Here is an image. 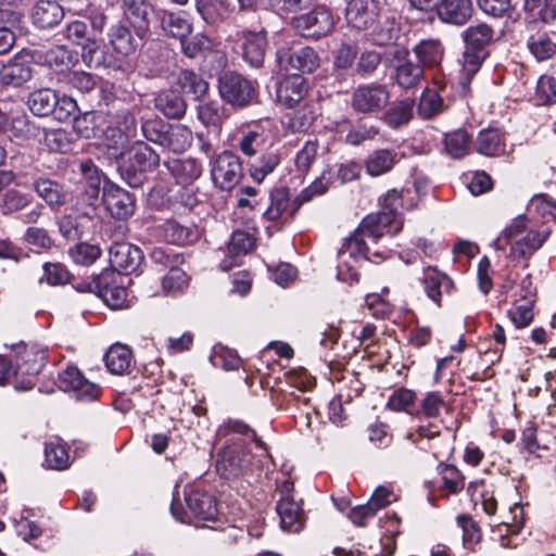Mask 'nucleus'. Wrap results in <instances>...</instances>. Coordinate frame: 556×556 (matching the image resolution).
<instances>
[{
	"label": "nucleus",
	"mask_w": 556,
	"mask_h": 556,
	"mask_svg": "<svg viewBox=\"0 0 556 556\" xmlns=\"http://www.w3.org/2000/svg\"><path fill=\"white\" fill-rule=\"evenodd\" d=\"M220 97L231 105L245 106L256 96L254 84L235 72L224 73L218 79Z\"/></svg>",
	"instance_id": "0eeeda50"
},
{
	"label": "nucleus",
	"mask_w": 556,
	"mask_h": 556,
	"mask_svg": "<svg viewBox=\"0 0 556 556\" xmlns=\"http://www.w3.org/2000/svg\"><path fill=\"white\" fill-rule=\"evenodd\" d=\"M470 136L463 129L446 134L444 139L445 151L454 159H460L469 152Z\"/></svg>",
	"instance_id": "3c124183"
},
{
	"label": "nucleus",
	"mask_w": 556,
	"mask_h": 556,
	"mask_svg": "<svg viewBox=\"0 0 556 556\" xmlns=\"http://www.w3.org/2000/svg\"><path fill=\"white\" fill-rule=\"evenodd\" d=\"M106 368L114 375H123L131 365V351L124 344H114L104 357Z\"/></svg>",
	"instance_id": "ea45409f"
},
{
	"label": "nucleus",
	"mask_w": 556,
	"mask_h": 556,
	"mask_svg": "<svg viewBox=\"0 0 556 556\" xmlns=\"http://www.w3.org/2000/svg\"><path fill=\"white\" fill-rule=\"evenodd\" d=\"M240 39L242 40L243 59L252 67H261L265 60L267 47L265 31L242 30Z\"/></svg>",
	"instance_id": "4be33fe9"
},
{
	"label": "nucleus",
	"mask_w": 556,
	"mask_h": 556,
	"mask_svg": "<svg viewBox=\"0 0 556 556\" xmlns=\"http://www.w3.org/2000/svg\"><path fill=\"white\" fill-rule=\"evenodd\" d=\"M293 23L301 35L308 38L326 36L334 25L330 10L325 7H317L313 11L295 17Z\"/></svg>",
	"instance_id": "f8f14e48"
},
{
	"label": "nucleus",
	"mask_w": 556,
	"mask_h": 556,
	"mask_svg": "<svg viewBox=\"0 0 556 556\" xmlns=\"http://www.w3.org/2000/svg\"><path fill=\"white\" fill-rule=\"evenodd\" d=\"M108 40L109 46L118 56L132 54L139 46V41L131 30L121 23L114 24L109 28Z\"/></svg>",
	"instance_id": "5701e85b"
},
{
	"label": "nucleus",
	"mask_w": 556,
	"mask_h": 556,
	"mask_svg": "<svg viewBox=\"0 0 556 556\" xmlns=\"http://www.w3.org/2000/svg\"><path fill=\"white\" fill-rule=\"evenodd\" d=\"M34 52L22 50L0 66V84L14 88L22 87L33 77Z\"/></svg>",
	"instance_id": "1a4fd4ad"
},
{
	"label": "nucleus",
	"mask_w": 556,
	"mask_h": 556,
	"mask_svg": "<svg viewBox=\"0 0 556 556\" xmlns=\"http://www.w3.org/2000/svg\"><path fill=\"white\" fill-rule=\"evenodd\" d=\"M280 163V157L275 152H269L264 154L260 161L252 165L250 168L251 177L257 181L262 182L267 175L273 173L275 168Z\"/></svg>",
	"instance_id": "680f3d73"
},
{
	"label": "nucleus",
	"mask_w": 556,
	"mask_h": 556,
	"mask_svg": "<svg viewBox=\"0 0 556 556\" xmlns=\"http://www.w3.org/2000/svg\"><path fill=\"white\" fill-rule=\"evenodd\" d=\"M368 236L357 230L345 240L340 249L338 256L337 278L346 283L357 282L359 278L358 265L363 260H368L369 247L367 244Z\"/></svg>",
	"instance_id": "7ed1b4c3"
},
{
	"label": "nucleus",
	"mask_w": 556,
	"mask_h": 556,
	"mask_svg": "<svg viewBox=\"0 0 556 556\" xmlns=\"http://www.w3.org/2000/svg\"><path fill=\"white\" fill-rule=\"evenodd\" d=\"M492 38L493 30L484 23L470 26L464 31L466 47L472 50L484 51V47L491 42Z\"/></svg>",
	"instance_id": "de8ad7c7"
},
{
	"label": "nucleus",
	"mask_w": 556,
	"mask_h": 556,
	"mask_svg": "<svg viewBox=\"0 0 556 556\" xmlns=\"http://www.w3.org/2000/svg\"><path fill=\"white\" fill-rule=\"evenodd\" d=\"M396 162L397 153L395 151L379 149L368 155L365 168L368 175L378 177L390 172Z\"/></svg>",
	"instance_id": "473e14b6"
},
{
	"label": "nucleus",
	"mask_w": 556,
	"mask_h": 556,
	"mask_svg": "<svg viewBox=\"0 0 556 556\" xmlns=\"http://www.w3.org/2000/svg\"><path fill=\"white\" fill-rule=\"evenodd\" d=\"M442 106V98L433 90H426L420 97L418 113L424 118H431L433 115L441 112Z\"/></svg>",
	"instance_id": "774afa93"
},
{
	"label": "nucleus",
	"mask_w": 556,
	"mask_h": 556,
	"mask_svg": "<svg viewBox=\"0 0 556 556\" xmlns=\"http://www.w3.org/2000/svg\"><path fill=\"white\" fill-rule=\"evenodd\" d=\"M421 76L422 67L419 64L405 61L396 66V83L405 89L416 86Z\"/></svg>",
	"instance_id": "13d9d810"
},
{
	"label": "nucleus",
	"mask_w": 556,
	"mask_h": 556,
	"mask_svg": "<svg viewBox=\"0 0 556 556\" xmlns=\"http://www.w3.org/2000/svg\"><path fill=\"white\" fill-rule=\"evenodd\" d=\"M523 9L532 22L548 24L556 20V0H525Z\"/></svg>",
	"instance_id": "58836bf2"
},
{
	"label": "nucleus",
	"mask_w": 556,
	"mask_h": 556,
	"mask_svg": "<svg viewBox=\"0 0 556 556\" xmlns=\"http://www.w3.org/2000/svg\"><path fill=\"white\" fill-rule=\"evenodd\" d=\"M161 237L172 244H189L194 242L199 232L193 226L180 224L177 220H166L160 228Z\"/></svg>",
	"instance_id": "cd10ccee"
},
{
	"label": "nucleus",
	"mask_w": 556,
	"mask_h": 556,
	"mask_svg": "<svg viewBox=\"0 0 556 556\" xmlns=\"http://www.w3.org/2000/svg\"><path fill=\"white\" fill-rule=\"evenodd\" d=\"M225 428L229 433L242 435L248 447L253 444L261 453H265L264 443L256 437L255 431L247 424L240 420H229Z\"/></svg>",
	"instance_id": "e2e57ef3"
},
{
	"label": "nucleus",
	"mask_w": 556,
	"mask_h": 556,
	"mask_svg": "<svg viewBox=\"0 0 556 556\" xmlns=\"http://www.w3.org/2000/svg\"><path fill=\"white\" fill-rule=\"evenodd\" d=\"M549 235L551 229L547 226H538L526 216L520 215L503 229L494 241V245L502 251L509 245L511 258L527 260L542 248Z\"/></svg>",
	"instance_id": "f03ea898"
},
{
	"label": "nucleus",
	"mask_w": 556,
	"mask_h": 556,
	"mask_svg": "<svg viewBox=\"0 0 556 556\" xmlns=\"http://www.w3.org/2000/svg\"><path fill=\"white\" fill-rule=\"evenodd\" d=\"M301 201L298 197L290 199V193L286 188L274 189L269 194V204L263 216L269 222L287 223L301 207Z\"/></svg>",
	"instance_id": "4468645a"
},
{
	"label": "nucleus",
	"mask_w": 556,
	"mask_h": 556,
	"mask_svg": "<svg viewBox=\"0 0 556 556\" xmlns=\"http://www.w3.org/2000/svg\"><path fill=\"white\" fill-rule=\"evenodd\" d=\"M242 176V165L239 156L232 152L225 151L214 161L212 178L216 187L222 190L235 188Z\"/></svg>",
	"instance_id": "9b49d317"
},
{
	"label": "nucleus",
	"mask_w": 556,
	"mask_h": 556,
	"mask_svg": "<svg viewBox=\"0 0 556 556\" xmlns=\"http://www.w3.org/2000/svg\"><path fill=\"white\" fill-rule=\"evenodd\" d=\"M46 464L48 467L62 470L68 467L70 456L65 446L59 442H50L45 448Z\"/></svg>",
	"instance_id": "4d7b16f0"
},
{
	"label": "nucleus",
	"mask_w": 556,
	"mask_h": 556,
	"mask_svg": "<svg viewBox=\"0 0 556 556\" xmlns=\"http://www.w3.org/2000/svg\"><path fill=\"white\" fill-rule=\"evenodd\" d=\"M253 465L251 452L239 450L237 444L226 446L217 459V469L227 477L237 475L240 470Z\"/></svg>",
	"instance_id": "412c9836"
},
{
	"label": "nucleus",
	"mask_w": 556,
	"mask_h": 556,
	"mask_svg": "<svg viewBox=\"0 0 556 556\" xmlns=\"http://www.w3.org/2000/svg\"><path fill=\"white\" fill-rule=\"evenodd\" d=\"M14 357L17 374L33 376L39 374L42 369L46 353L34 344L28 345L21 342L14 346Z\"/></svg>",
	"instance_id": "aec40b11"
},
{
	"label": "nucleus",
	"mask_w": 556,
	"mask_h": 556,
	"mask_svg": "<svg viewBox=\"0 0 556 556\" xmlns=\"http://www.w3.org/2000/svg\"><path fill=\"white\" fill-rule=\"evenodd\" d=\"M122 10L125 18L138 30L147 29L153 8L148 0H123Z\"/></svg>",
	"instance_id": "bb28decb"
},
{
	"label": "nucleus",
	"mask_w": 556,
	"mask_h": 556,
	"mask_svg": "<svg viewBox=\"0 0 556 556\" xmlns=\"http://www.w3.org/2000/svg\"><path fill=\"white\" fill-rule=\"evenodd\" d=\"M265 143V129L262 125H255L253 129L248 130L239 140V150L249 157H253Z\"/></svg>",
	"instance_id": "09e8293b"
},
{
	"label": "nucleus",
	"mask_w": 556,
	"mask_h": 556,
	"mask_svg": "<svg viewBox=\"0 0 556 556\" xmlns=\"http://www.w3.org/2000/svg\"><path fill=\"white\" fill-rule=\"evenodd\" d=\"M424 288L427 296L440 305L442 295L452 291L453 281L445 274L434 268H427L425 271Z\"/></svg>",
	"instance_id": "c756f323"
},
{
	"label": "nucleus",
	"mask_w": 556,
	"mask_h": 556,
	"mask_svg": "<svg viewBox=\"0 0 556 556\" xmlns=\"http://www.w3.org/2000/svg\"><path fill=\"white\" fill-rule=\"evenodd\" d=\"M81 173L85 178V195L89 204L97 200L101 190V177L92 163H83Z\"/></svg>",
	"instance_id": "6e6d98bb"
},
{
	"label": "nucleus",
	"mask_w": 556,
	"mask_h": 556,
	"mask_svg": "<svg viewBox=\"0 0 556 556\" xmlns=\"http://www.w3.org/2000/svg\"><path fill=\"white\" fill-rule=\"evenodd\" d=\"M210 359L214 367L225 370H236L241 366V359L238 354L224 345L214 346Z\"/></svg>",
	"instance_id": "5fc2aeb1"
},
{
	"label": "nucleus",
	"mask_w": 556,
	"mask_h": 556,
	"mask_svg": "<svg viewBox=\"0 0 556 556\" xmlns=\"http://www.w3.org/2000/svg\"><path fill=\"white\" fill-rule=\"evenodd\" d=\"M88 290L96 292L104 302L113 307L121 308L127 300V290L123 287V277L113 269H105L93 278Z\"/></svg>",
	"instance_id": "6e6552de"
},
{
	"label": "nucleus",
	"mask_w": 556,
	"mask_h": 556,
	"mask_svg": "<svg viewBox=\"0 0 556 556\" xmlns=\"http://www.w3.org/2000/svg\"><path fill=\"white\" fill-rule=\"evenodd\" d=\"M316 116L317 111L315 104L305 102L294 112L286 115L287 121L283 123L293 132L306 131L314 124Z\"/></svg>",
	"instance_id": "e433bc0d"
},
{
	"label": "nucleus",
	"mask_w": 556,
	"mask_h": 556,
	"mask_svg": "<svg viewBox=\"0 0 556 556\" xmlns=\"http://www.w3.org/2000/svg\"><path fill=\"white\" fill-rule=\"evenodd\" d=\"M36 193L50 206H62L66 203L67 194L63 187L49 178H38L34 182Z\"/></svg>",
	"instance_id": "72a5a7b5"
},
{
	"label": "nucleus",
	"mask_w": 556,
	"mask_h": 556,
	"mask_svg": "<svg viewBox=\"0 0 556 556\" xmlns=\"http://www.w3.org/2000/svg\"><path fill=\"white\" fill-rule=\"evenodd\" d=\"M345 15L349 24L357 29L366 28L377 15V5L374 0H350Z\"/></svg>",
	"instance_id": "393cba45"
},
{
	"label": "nucleus",
	"mask_w": 556,
	"mask_h": 556,
	"mask_svg": "<svg viewBox=\"0 0 556 556\" xmlns=\"http://www.w3.org/2000/svg\"><path fill=\"white\" fill-rule=\"evenodd\" d=\"M410 194V189L389 191L381 200V211L366 216L358 229L367 235L372 243L386 235H396L403 227L397 210L400 207L412 210L417 205V201H414Z\"/></svg>",
	"instance_id": "f257e3e1"
},
{
	"label": "nucleus",
	"mask_w": 556,
	"mask_h": 556,
	"mask_svg": "<svg viewBox=\"0 0 556 556\" xmlns=\"http://www.w3.org/2000/svg\"><path fill=\"white\" fill-rule=\"evenodd\" d=\"M142 260L141 250L128 242L114 243L110 249V263L116 273L132 274L139 268Z\"/></svg>",
	"instance_id": "f3484780"
},
{
	"label": "nucleus",
	"mask_w": 556,
	"mask_h": 556,
	"mask_svg": "<svg viewBox=\"0 0 556 556\" xmlns=\"http://www.w3.org/2000/svg\"><path fill=\"white\" fill-rule=\"evenodd\" d=\"M306 79L296 73L286 74L276 89V98L279 103L287 108L299 104L307 93Z\"/></svg>",
	"instance_id": "a211bd4d"
},
{
	"label": "nucleus",
	"mask_w": 556,
	"mask_h": 556,
	"mask_svg": "<svg viewBox=\"0 0 556 556\" xmlns=\"http://www.w3.org/2000/svg\"><path fill=\"white\" fill-rule=\"evenodd\" d=\"M189 510L198 518L212 520L217 514V506L213 496L208 493L192 490L186 497Z\"/></svg>",
	"instance_id": "7c9ffc66"
},
{
	"label": "nucleus",
	"mask_w": 556,
	"mask_h": 556,
	"mask_svg": "<svg viewBox=\"0 0 556 556\" xmlns=\"http://www.w3.org/2000/svg\"><path fill=\"white\" fill-rule=\"evenodd\" d=\"M59 388L63 391H72L79 400L91 401L98 399L100 388L84 378L75 366H67L59 374Z\"/></svg>",
	"instance_id": "2eb2a0df"
},
{
	"label": "nucleus",
	"mask_w": 556,
	"mask_h": 556,
	"mask_svg": "<svg viewBox=\"0 0 556 556\" xmlns=\"http://www.w3.org/2000/svg\"><path fill=\"white\" fill-rule=\"evenodd\" d=\"M202 170L201 163L192 157L180 160L173 166V172L182 185H188L198 179L202 175Z\"/></svg>",
	"instance_id": "864d4df0"
},
{
	"label": "nucleus",
	"mask_w": 556,
	"mask_h": 556,
	"mask_svg": "<svg viewBox=\"0 0 556 556\" xmlns=\"http://www.w3.org/2000/svg\"><path fill=\"white\" fill-rule=\"evenodd\" d=\"M36 62L55 72L63 73L78 62V54L65 46H53L45 50H35Z\"/></svg>",
	"instance_id": "6ab92c4d"
},
{
	"label": "nucleus",
	"mask_w": 556,
	"mask_h": 556,
	"mask_svg": "<svg viewBox=\"0 0 556 556\" xmlns=\"http://www.w3.org/2000/svg\"><path fill=\"white\" fill-rule=\"evenodd\" d=\"M476 150L485 156H495L504 152L501 134L497 129L481 130L476 140Z\"/></svg>",
	"instance_id": "37998d69"
},
{
	"label": "nucleus",
	"mask_w": 556,
	"mask_h": 556,
	"mask_svg": "<svg viewBox=\"0 0 556 556\" xmlns=\"http://www.w3.org/2000/svg\"><path fill=\"white\" fill-rule=\"evenodd\" d=\"M59 96L50 88H41L29 93L27 105L37 116H48L58 108Z\"/></svg>",
	"instance_id": "2f4dec72"
},
{
	"label": "nucleus",
	"mask_w": 556,
	"mask_h": 556,
	"mask_svg": "<svg viewBox=\"0 0 556 556\" xmlns=\"http://www.w3.org/2000/svg\"><path fill=\"white\" fill-rule=\"evenodd\" d=\"M178 85L184 92L191 94L194 99L204 96L208 90V83L200 74L189 70L180 72Z\"/></svg>",
	"instance_id": "49530a36"
},
{
	"label": "nucleus",
	"mask_w": 556,
	"mask_h": 556,
	"mask_svg": "<svg viewBox=\"0 0 556 556\" xmlns=\"http://www.w3.org/2000/svg\"><path fill=\"white\" fill-rule=\"evenodd\" d=\"M103 202L111 216L116 219H126L135 212V199L132 195L114 184L104 186Z\"/></svg>",
	"instance_id": "dca6fc26"
},
{
	"label": "nucleus",
	"mask_w": 556,
	"mask_h": 556,
	"mask_svg": "<svg viewBox=\"0 0 556 556\" xmlns=\"http://www.w3.org/2000/svg\"><path fill=\"white\" fill-rule=\"evenodd\" d=\"M161 27L168 36L180 39V41L191 33V24L182 16L169 12H164L161 16Z\"/></svg>",
	"instance_id": "a18cd8bd"
},
{
	"label": "nucleus",
	"mask_w": 556,
	"mask_h": 556,
	"mask_svg": "<svg viewBox=\"0 0 556 556\" xmlns=\"http://www.w3.org/2000/svg\"><path fill=\"white\" fill-rule=\"evenodd\" d=\"M155 106L169 118L181 117L187 109L184 98L175 90H166L155 98Z\"/></svg>",
	"instance_id": "c9c22d12"
},
{
	"label": "nucleus",
	"mask_w": 556,
	"mask_h": 556,
	"mask_svg": "<svg viewBox=\"0 0 556 556\" xmlns=\"http://www.w3.org/2000/svg\"><path fill=\"white\" fill-rule=\"evenodd\" d=\"M415 101L413 99H404L395 102L386 113L384 122L391 128H399L407 124L413 117Z\"/></svg>",
	"instance_id": "a19ab883"
},
{
	"label": "nucleus",
	"mask_w": 556,
	"mask_h": 556,
	"mask_svg": "<svg viewBox=\"0 0 556 556\" xmlns=\"http://www.w3.org/2000/svg\"><path fill=\"white\" fill-rule=\"evenodd\" d=\"M160 164L159 154L142 141L135 142L128 151V156L119 165L122 178L130 187H139L148 172L154 170Z\"/></svg>",
	"instance_id": "20e7f679"
},
{
	"label": "nucleus",
	"mask_w": 556,
	"mask_h": 556,
	"mask_svg": "<svg viewBox=\"0 0 556 556\" xmlns=\"http://www.w3.org/2000/svg\"><path fill=\"white\" fill-rule=\"evenodd\" d=\"M70 255L76 264L89 266L101 255V249L96 244L79 243L70 250Z\"/></svg>",
	"instance_id": "0e129e2a"
},
{
	"label": "nucleus",
	"mask_w": 556,
	"mask_h": 556,
	"mask_svg": "<svg viewBox=\"0 0 556 556\" xmlns=\"http://www.w3.org/2000/svg\"><path fill=\"white\" fill-rule=\"evenodd\" d=\"M24 241L36 252L49 251L53 245V239L45 228L28 227L24 233Z\"/></svg>",
	"instance_id": "bf43d9fd"
},
{
	"label": "nucleus",
	"mask_w": 556,
	"mask_h": 556,
	"mask_svg": "<svg viewBox=\"0 0 556 556\" xmlns=\"http://www.w3.org/2000/svg\"><path fill=\"white\" fill-rule=\"evenodd\" d=\"M106 123V114L102 112H86L74 118L73 128L83 138H98Z\"/></svg>",
	"instance_id": "c85d7f7f"
},
{
	"label": "nucleus",
	"mask_w": 556,
	"mask_h": 556,
	"mask_svg": "<svg viewBox=\"0 0 556 556\" xmlns=\"http://www.w3.org/2000/svg\"><path fill=\"white\" fill-rule=\"evenodd\" d=\"M472 13L470 0H442L438 5V15L444 23L463 25Z\"/></svg>",
	"instance_id": "a878e982"
},
{
	"label": "nucleus",
	"mask_w": 556,
	"mask_h": 556,
	"mask_svg": "<svg viewBox=\"0 0 556 556\" xmlns=\"http://www.w3.org/2000/svg\"><path fill=\"white\" fill-rule=\"evenodd\" d=\"M535 100L541 105L556 103V78L549 75H542L536 84Z\"/></svg>",
	"instance_id": "052dcab7"
},
{
	"label": "nucleus",
	"mask_w": 556,
	"mask_h": 556,
	"mask_svg": "<svg viewBox=\"0 0 556 556\" xmlns=\"http://www.w3.org/2000/svg\"><path fill=\"white\" fill-rule=\"evenodd\" d=\"M527 46L531 54L540 62L556 53V43L546 33L531 35L527 40Z\"/></svg>",
	"instance_id": "c03bdc74"
},
{
	"label": "nucleus",
	"mask_w": 556,
	"mask_h": 556,
	"mask_svg": "<svg viewBox=\"0 0 556 556\" xmlns=\"http://www.w3.org/2000/svg\"><path fill=\"white\" fill-rule=\"evenodd\" d=\"M293 491L294 483L289 478L278 482L277 492L280 498L276 510L280 517L282 530L296 533L303 529L305 518L301 504L293 498Z\"/></svg>",
	"instance_id": "423d86ee"
},
{
	"label": "nucleus",
	"mask_w": 556,
	"mask_h": 556,
	"mask_svg": "<svg viewBox=\"0 0 556 556\" xmlns=\"http://www.w3.org/2000/svg\"><path fill=\"white\" fill-rule=\"evenodd\" d=\"M191 130L185 126H168L162 147H167L174 152H182L191 144Z\"/></svg>",
	"instance_id": "8fccbe9b"
},
{
	"label": "nucleus",
	"mask_w": 556,
	"mask_h": 556,
	"mask_svg": "<svg viewBox=\"0 0 556 556\" xmlns=\"http://www.w3.org/2000/svg\"><path fill=\"white\" fill-rule=\"evenodd\" d=\"M195 7L206 24L215 25L229 16L226 0H197Z\"/></svg>",
	"instance_id": "4c0bfd02"
},
{
	"label": "nucleus",
	"mask_w": 556,
	"mask_h": 556,
	"mask_svg": "<svg viewBox=\"0 0 556 556\" xmlns=\"http://www.w3.org/2000/svg\"><path fill=\"white\" fill-rule=\"evenodd\" d=\"M414 52L422 68H431L441 63L444 49L439 40L426 39L415 46Z\"/></svg>",
	"instance_id": "f704fd0d"
},
{
	"label": "nucleus",
	"mask_w": 556,
	"mask_h": 556,
	"mask_svg": "<svg viewBox=\"0 0 556 556\" xmlns=\"http://www.w3.org/2000/svg\"><path fill=\"white\" fill-rule=\"evenodd\" d=\"M443 488L450 493H457L464 488V477L453 465L440 464Z\"/></svg>",
	"instance_id": "338daca9"
},
{
	"label": "nucleus",
	"mask_w": 556,
	"mask_h": 556,
	"mask_svg": "<svg viewBox=\"0 0 556 556\" xmlns=\"http://www.w3.org/2000/svg\"><path fill=\"white\" fill-rule=\"evenodd\" d=\"M277 62L280 71L286 74H306L313 73L319 66V56L317 52L309 47L298 50L279 49L277 51Z\"/></svg>",
	"instance_id": "9d476101"
},
{
	"label": "nucleus",
	"mask_w": 556,
	"mask_h": 556,
	"mask_svg": "<svg viewBox=\"0 0 556 556\" xmlns=\"http://www.w3.org/2000/svg\"><path fill=\"white\" fill-rule=\"evenodd\" d=\"M390 100L386 86L380 84H365L358 86L352 94V106L363 113L381 111Z\"/></svg>",
	"instance_id": "ddd939ff"
},
{
	"label": "nucleus",
	"mask_w": 556,
	"mask_h": 556,
	"mask_svg": "<svg viewBox=\"0 0 556 556\" xmlns=\"http://www.w3.org/2000/svg\"><path fill=\"white\" fill-rule=\"evenodd\" d=\"M189 278L184 269L172 266L162 279V289L165 294L176 295L188 287Z\"/></svg>",
	"instance_id": "603ef678"
},
{
	"label": "nucleus",
	"mask_w": 556,
	"mask_h": 556,
	"mask_svg": "<svg viewBox=\"0 0 556 556\" xmlns=\"http://www.w3.org/2000/svg\"><path fill=\"white\" fill-rule=\"evenodd\" d=\"M137 123L135 116L123 111L114 116L108 115V123L103 126L99 139L110 151V155L115 159L124 156V149L126 148L129 138L135 136Z\"/></svg>",
	"instance_id": "39448f33"
},
{
	"label": "nucleus",
	"mask_w": 556,
	"mask_h": 556,
	"mask_svg": "<svg viewBox=\"0 0 556 556\" xmlns=\"http://www.w3.org/2000/svg\"><path fill=\"white\" fill-rule=\"evenodd\" d=\"M31 21L38 28H50L59 24L64 12L62 7L53 0H39L31 9Z\"/></svg>",
	"instance_id": "b1692460"
},
{
	"label": "nucleus",
	"mask_w": 556,
	"mask_h": 556,
	"mask_svg": "<svg viewBox=\"0 0 556 556\" xmlns=\"http://www.w3.org/2000/svg\"><path fill=\"white\" fill-rule=\"evenodd\" d=\"M198 118L203 125L219 129L228 118V113L219 102L208 101L198 106Z\"/></svg>",
	"instance_id": "79ce46f5"
},
{
	"label": "nucleus",
	"mask_w": 556,
	"mask_h": 556,
	"mask_svg": "<svg viewBox=\"0 0 556 556\" xmlns=\"http://www.w3.org/2000/svg\"><path fill=\"white\" fill-rule=\"evenodd\" d=\"M168 126L163 119L154 117L146 119L141 125V130L147 140L162 146Z\"/></svg>",
	"instance_id": "69168bd1"
}]
</instances>
